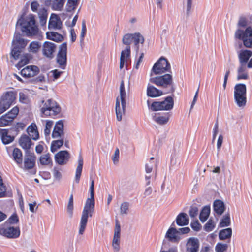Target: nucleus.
<instances>
[{
    "label": "nucleus",
    "mask_w": 252,
    "mask_h": 252,
    "mask_svg": "<svg viewBox=\"0 0 252 252\" xmlns=\"http://www.w3.org/2000/svg\"><path fill=\"white\" fill-rule=\"evenodd\" d=\"M46 35L48 39L56 42H60L63 39V36L61 34L56 32H47Z\"/></svg>",
    "instance_id": "nucleus-38"
},
{
    "label": "nucleus",
    "mask_w": 252,
    "mask_h": 252,
    "mask_svg": "<svg viewBox=\"0 0 252 252\" xmlns=\"http://www.w3.org/2000/svg\"><path fill=\"white\" fill-rule=\"evenodd\" d=\"M87 32V29L86 27V24L85 22H83L82 23V29L80 34V41L82 42L84 40V38Z\"/></svg>",
    "instance_id": "nucleus-60"
},
{
    "label": "nucleus",
    "mask_w": 252,
    "mask_h": 252,
    "mask_svg": "<svg viewBox=\"0 0 252 252\" xmlns=\"http://www.w3.org/2000/svg\"><path fill=\"white\" fill-rule=\"evenodd\" d=\"M246 86L244 84H237L234 88V99L237 106L243 108L247 103Z\"/></svg>",
    "instance_id": "nucleus-4"
},
{
    "label": "nucleus",
    "mask_w": 252,
    "mask_h": 252,
    "mask_svg": "<svg viewBox=\"0 0 252 252\" xmlns=\"http://www.w3.org/2000/svg\"><path fill=\"white\" fill-rule=\"evenodd\" d=\"M120 236H113L112 241V247L115 252H118L120 250Z\"/></svg>",
    "instance_id": "nucleus-50"
},
{
    "label": "nucleus",
    "mask_w": 252,
    "mask_h": 252,
    "mask_svg": "<svg viewBox=\"0 0 252 252\" xmlns=\"http://www.w3.org/2000/svg\"><path fill=\"white\" fill-rule=\"evenodd\" d=\"M130 55H127L125 51H122L120 57V68L122 69L124 66L125 62L129 58Z\"/></svg>",
    "instance_id": "nucleus-47"
},
{
    "label": "nucleus",
    "mask_w": 252,
    "mask_h": 252,
    "mask_svg": "<svg viewBox=\"0 0 252 252\" xmlns=\"http://www.w3.org/2000/svg\"><path fill=\"white\" fill-rule=\"evenodd\" d=\"M19 221V217L16 213L12 214L4 223H7L9 225H13L18 223Z\"/></svg>",
    "instance_id": "nucleus-45"
},
{
    "label": "nucleus",
    "mask_w": 252,
    "mask_h": 252,
    "mask_svg": "<svg viewBox=\"0 0 252 252\" xmlns=\"http://www.w3.org/2000/svg\"><path fill=\"white\" fill-rule=\"evenodd\" d=\"M199 242L198 239L191 237L188 239L186 245V252H198Z\"/></svg>",
    "instance_id": "nucleus-18"
},
{
    "label": "nucleus",
    "mask_w": 252,
    "mask_h": 252,
    "mask_svg": "<svg viewBox=\"0 0 252 252\" xmlns=\"http://www.w3.org/2000/svg\"><path fill=\"white\" fill-rule=\"evenodd\" d=\"M40 108L41 114L45 116H56L61 111L60 105L51 99L42 100Z\"/></svg>",
    "instance_id": "nucleus-3"
},
{
    "label": "nucleus",
    "mask_w": 252,
    "mask_h": 252,
    "mask_svg": "<svg viewBox=\"0 0 252 252\" xmlns=\"http://www.w3.org/2000/svg\"><path fill=\"white\" fill-rule=\"evenodd\" d=\"M12 117L6 116V114L0 117V126L4 127L9 126L13 121Z\"/></svg>",
    "instance_id": "nucleus-43"
},
{
    "label": "nucleus",
    "mask_w": 252,
    "mask_h": 252,
    "mask_svg": "<svg viewBox=\"0 0 252 252\" xmlns=\"http://www.w3.org/2000/svg\"><path fill=\"white\" fill-rule=\"evenodd\" d=\"M56 62L58 67L62 69H65L67 65V44H62L56 57Z\"/></svg>",
    "instance_id": "nucleus-12"
},
{
    "label": "nucleus",
    "mask_w": 252,
    "mask_h": 252,
    "mask_svg": "<svg viewBox=\"0 0 252 252\" xmlns=\"http://www.w3.org/2000/svg\"><path fill=\"white\" fill-rule=\"evenodd\" d=\"M54 122L51 120H46L45 123V126L44 130V133L45 137L47 138L49 136L51 128L53 126Z\"/></svg>",
    "instance_id": "nucleus-44"
},
{
    "label": "nucleus",
    "mask_w": 252,
    "mask_h": 252,
    "mask_svg": "<svg viewBox=\"0 0 252 252\" xmlns=\"http://www.w3.org/2000/svg\"><path fill=\"white\" fill-rule=\"evenodd\" d=\"M252 56V52L248 50H241L239 55L240 64L247 65L249 58Z\"/></svg>",
    "instance_id": "nucleus-27"
},
{
    "label": "nucleus",
    "mask_w": 252,
    "mask_h": 252,
    "mask_svg": "<svg viewBox=\"0 0 252 252\" xmlns=\"http://www.w3.org/2000/svg\"><path fill=\"white\" fill-rule=\"evenodd\" d=\"M149 107L153 111H169L173 109L174 100L172 96H167L162 101H154L149 106V101H147Z\"/></svg>",
    "instance_id": "nucleus-8"
},
{
    "label": "nucleus",
    "mask_w": 252,
    "mask_h": 252,
    "mask_svg": "<svg viewBox=\"0 0 252 252\" xmlns=\"http://www.w3.org/2000/svg\"><path fill=\"white\" fill-rule=\"evenodd\" d=\"M12 158L18 165L21 164L23 161V154L21 150L18 148L13 149L12 153Z\"/></svg>",
    "instance_id": "nucleus-32"
},
{
    "label": "nucleus",
    "mask_w": 252,
    "mask_h": 252,
    "mask_svg": "<svg viewBox=\"0 0 252 252\" xmlns=\"http://www.w3.org/2000/svg\"><path fill=\"white\" fill-rule=\"evenodd\" d=\"M69 158V153L67 151H61L55 156V160L60 165L65 164Z\"/></svg>",
    "instance_id": "nucleus-20"
},
{
    "label": "nucleus",
    "mask_w": 252,
    "mask_h": 252,
    "mask_svg": "<svg viewBox=\"0 0 252 252\" xmlns=\"http://www.w3.org/2000/svg\"><path fill=\"white\" fill-rule=\"evenodd\" d=\"M62 22L60 18L55 14H52L49 20L48 27L50 29L60 30L62 28Z\"/></svg>",
    "instance_id": "nucleus-21"
},
{
    "label": "nucleus",
    "mask_w": 252,
    "mask_h": 252,
    "mask_svg": "<svg viewBox=\"0 0 252 252\" xmlns=\"http://www.w3.org/2000/svg\"><path fill=\"white\" fill-rule=\"evenodd\" d=\"M147 94L148 96L156 97L161 96L165 94L163 91L160 90L153 86L149 85L147 89Z\"/></svg>",
    "instance_id": "nucleus-28"
},
{
    "label": "nucleus",
    "mask_w": 252,
    "mask_h": 252,
    "mask_svg": "<svg viewBox=\"0 0 252 252\" xmlns=\"http://www.w3.org/2000/svg\"><path fill=\"white\" fill-rule=\"evenodd\" d=\"M27 131L29 136L34 140H36L39 138V133L37 130L36 125L32 123L28 126Z\"/></svg>",
    "instance_id": "nucleus-31"
},
{
    "label": "nucleus",
    "mask_w": 252,
    "mask_h": 252,
    "mask_svg": "<svg viewBox=\"0 0 252 252\" xmlns=\"http://www.w3.org/2000/svg\"><path fill=\"white\" fill-rule=\"evenodd\" d=\"M215 223L212 219H209L204 226V230L206 232L212 231L215 227Z\"/></svg>",
    "instance_id": "nucleus-48"
},
{
    "label": "nucleus",
    "mask_w": 252,
    "mask_h": 252,
    "mask_svg": "<svg viewBox=\"0 0 252 252\" xmlns=\"http://www.w3.org/2000/svg\"><path fill=\"white\" fill-rule=\"evenodd\" d=\"M133 33H126L125 34L122 39L123 43L126 45V49L122 51L126 52L127 55H130V44L132 42Z\"/></svg>",
    "instance_id": "nucleus-26"
},
{
    "label": "nucleus",
    "mask_w": 252,
    "mask_h": 252,
    "mask_svg": "<svg viewBox=\"0 0 252 252\" xmlns=\"http://www.w3.org/2000/svg\"><path fill=\"white\" fill-rule=\"evenodd\" d=\"M129 203L127 202H123L120 206V213L121 215H127L128 213Z\"/></svg>",
    "instance_id": "nucleus-52"
},
{
    "label": "nucleus",
    "mask_w": 252,
    "mask_h": 252,
    "mask_svg": "<svg viewBox=\"0 0 252 252\" xmlns=\"http://www.w3.org/2000/svg\"><path fill=\"white\" fill-rule=\"evenodd\" d=\"M19 113V108L18 107L15 106L9 112L6 114V116L12 117V120L13 121L14 119L16 117Z\"/></svg>",
    "instance_id": "nucleus-56"
},
{
    "label": "nucleus",
    "mask_w": 252,
    "mask_h": 252,
    "mask_svg": "<svg viewBox=\"0 0 252 252\" xmlns=\"http://www.w3.org/2000/svg\"><path fill=\"white\" fill-rule=\"evenodd\" d=\"M228 245L227 244L218 243L215 246V251L216 252H224L226 251Z\"/></svg>",
    "instance_id": "nucleus-54"
},
{
    "label": "nucleus",
    "mask_w": 252,
    "mask_h": 252,
    "mask_svg": "<svg viewBox=\"0 0 252 252\" xmlns=\"http://www.w3.org/2000/svg\"><path fill=\"white\" fill-rule=\"evenodd\" d=\"M120 97L121 102L120 105L119 98L118 97L116 99L115 110L117 116V119L118 121L122 120V115L125 113L126 105V93L125 89L124 81H121L120 86Z\"/></svg>",
    "instance_id": "nucleus-6"
},
{
    "label": "nucleus",
    "mask_w": 252,
    "mask_h": 252,
    "mask_svg": "<svg viewBox=\"0 0 252 252\" xmlns=\"http://www.w3.org/2000/svg\"><path fill=\"white\" fill-rule=\"evenodd\" d=\"M83 165V158L81 155L79 156L78 161V166L77 167L76 172H75V180L77 183H78L80 181V177L82 173V168Z\"/></svg>",
    "instance_id": "nucleus-34"
},
{
    "label": "nucleus",
    "mask_w": 252,
    "mask_h": 252,
    "mask_svg": "<svg viewBox=\"0 0 252 252\" xmlns=\"http://www.w3.org/2000/svg\"><path fill=\"white\" fill-rule=\"evenodd\" d=\"M18 134L17 127H12L10 129H0V135L2 143L6 145L12 142L14 137Z\"/></svg>",
    "instance_id": "nucleus-13"
},
{
    "label": "nucleus",
    "mask_w": 252,
    "mask_h": 252,
    "mask_svg": "<svg viewBox=\"0 0 252 252\" xmlns=\"http://www.w3.org/2000/svg\"><path fill=\"white\" fill-rule=\"evenodd\" d=\"M176 222L178 225L180 226L188 225L189 222V219L187 214L185 213H180L177 216Z\"/></svg>",
    "instance_id": "nucleus-30"
},
{
    "label": "nucleus",
    "mask_w": 252,
    "mask_h": 252,
    "mask_svg": "<svg viewBox=\"0 0 252 252\" xmlns=\"http://www.w3.org/2000/svg\"><path fill=\"white\" fill-rule=\"evenodd\" d=\"M213 209L216 213L221 215L224 211V204L222 201L216 200L214 202Z\"/></svg>",
    "instance_id": "nucleus-33"
},
{
    "label": "nucleus",
    "mask_w": 252,
    "mask_h": 252,
    "mask_svg": "<svg viewBox=\"0 0 252 252\" xmlns=\"http://www.w3.org/2000/svg\"><path fill=\"white\" fill-rule=\"evenodd\" d=\"M79 0H68L65 6V10L68 12H73L77 8Z\"/></svg>",
    "instance_id": "nucleus-35"
},
{
    "label": "nucleus",
    "mask_w": 252,
    "mask_h": 252,
    "mask_svg": "<svg viewBox=\"0 0 252 252\" xmlns=\"http://www.w3.org/2000/svg\"><path fill=\"white\" fill-rule=\"evenodd\" d=\"M73 195L71 194L67 206V212L70 218L73 216Z\"/></svg>",
    "instance_id": "nucleus-46"
},
{
    "label": "nucleus",
    "mask_w": 252,
    "mask_h": 252,
    "mask_svg": "<svg viewBox=\"0 0 252 252\" xmlns=\"http://www.w3.org/2000/svg\"><path fill=\"white\" fill-rule=\"evenodd\" d=\"M16 93L13 91L5 92L0 100V115L7 110L15 102Z\"/></svg>",
    "instance_id": "nucleus-10"
},
{
    "label": "nucleus",
    "mask_w": 252,
    "mask_h": 252,
    "mask_svg": "<svg viewBox=\"0 0 252 252\" xmlns=\"http://www.w3.org/2000/svg\"><path fill=\"white\" fill-rule=\"evenodd\" d=\"M236 38L242 40L245 47L252 48V28H246L245 31L238 29L235 33Z\"/></svg>",
    "instance_id": "nucleus-9"
},
{
    "label": "nucleus",
    "mask_w": 252,
    "mask_h": 252,
    "mask_svg": "<svg viewBox=\"0 0 252 252\" xmlns=\"http://www.w3.org/2000/svg\"><path fill=\"white\" fill-rule=\"evenodd\" d=\"M247 65L243 64H240L237 70V80L247 79L249 78L247 70Z\"/></svg>",
    "instance_id": "nucleus-29"
},
{
    "label": "nucleus",
    "mask_w": 252,
    "mask_h": 252,
    "mask_svg": "<svg viewBox=\"0 0 252 252\" xmlns=\"http://www.w3.org/2000/svg\"><path fill=\"white\" fill-rule=\"evenodd\" d=\"M190 226L192 229L196 231H198L201 227V225L198 220L192 221L191 222Z\"/></svg>",
    "instance_id": "nucleus-64"
},
{
    "label": "nucleus",
    "mask_w": 252,
    "mask_h": 252,
    "mask_svg": "<svg viewBox=\"0 0 252 252\" xmlns=\"http://www.w3.org/2000/svg\"><path fill=\"white\" fill-rule=\"evenodd\" d=\"M6 189L4 185L1 177L0 176V198L5 196Z\"/></svg>",
    "instance_id": "nucleus-57"
},
{
    "label": "nucleus",
    "mask_w": 252,
    "mask_h": 252,
    "mask_svg": "<svg viewBox=\"0 0 252 252\" xmlns=\"http://www.w3.org/2000/svg\"><path fill=\"white\" fill-rule=\"evenodd\" d=\"M21 231L19 226L9 225L7 223L0 224V235L8 239H16L19 237Z\"/></svg>",
    "instance_id": "nucleus-7"
},
{
    "label": "nucleus",
    "mask_w": 252,
    "mask_h": 252,
    "mask_svg": "<svg viewBox=\"0 0 252 252\" xmlns=\"http://www.w3.org/2000/svg\"><path fill=\"white\" fill-rule=\"evenodd\" d=\"M28 41L24 39L22 35L16 33L12 41L13 48L11 51V56L15 60L19 59Z\"/></svg>",
    "instance_id": "nucleus-5"
},
{
    "label": "nucleus",
    "mask_w": 252,
    "mask_h": 252,
    "mask_svg": "<svg viewBox=\"0 0 252 252\" xmlns=\"http://www.w3.org/2000/svg\"><path fill=\"white\" fill-rule=\"evenodd\" d=\"M174 223H173L171 227L168 229L165 234V238L170 242L178 243L181 238L179 235V231L174 228Z\"/></svg>",
    "instance_id": "nucleus-15"
},
{
    "label": "nucleus",
    "mask_w": 252,
    "mask_h": 252,
    "mask_svg": "<svg viewBox=\"0 0 252 252\" xmlns=\"http://www.w3.org/2000/svg\"><path fill=\"white\" fill-rule=\"evenodd\" d=\"M210 213V206H206L203 208L199 215V219L202 222H204L207 220L209 216Z\"/></svg>",
    "instance_id": "nucleus-37"
},
{
    "label": "nucleus",
    "mask_w": 252,
    "mask_h": 252,
    "mask_svg": "<svg viewBox=\"0 0 252 252\" xmlns=\"http://www.w3.org/2000/svg\"><path fill=\"white\" fill-rule=\"evenodd\" d=\"M91 180V185L89 189V191L90 193V197L89 198L94 199V180L92 179L91 178H90Z\"/></svg>",
    "instance_id": "nucleus-62"
},
{
    "label": "nucleus",
    "mask_w": 252,
    "mask_h": 252,
    "mask_svg": "<svg viewBox=\"0 0 252 252\" xmlns=\"http://www.w3.org/2000/svg\"><path fill=\"white\" fill-rule=\"evenodd\" d=\"M55 45L50 42H45L43 46V53L44 56L48 58H52L53 53L55 51Z\"/></svg>",
    "instance_id": "nucleus-23"
},
{
    "label": "nucleus",
    "mask_w": 252,
    "mask_h": 252,
    "mask_svg": "<svg viewBox=\"0 0 252 252\" xmlns=\"http://www.w3.org/2000/svg\"><path fill=\"white\" fill-rule=\"evenodd\" d=\"M63 127V122L62 120L57 122L52 132V137L55 139L63 138L64 135Z\"/></svg>",
    "instance_id": "nucleus-17"
},
{
    "label": "nucleus",
    "mask_w": 252,
    "mask_h": 252,
    "mask_svg": "<svg viewBox=\"0 0 252 252\" xmlns=\"http://www.w3.org/2000/svg\"><path fill=\"white\" fill-rule=\"evenodd\" d=\"M230 224V218L229 214L225 215L220 223L221 227L228 226Z\"/></svg>",
    "instance_id": "nucleus-49"
},
{
    "label": "nucleus",
    "mask_w": 252,
    "mask_h": 252,
    "mask_svg": "<svg viewBox=\"0 0 252 252\" xmlns=\"http://www.w3.org/2000/svg\"><path fill=\"white\" fill-rule=\"evenodd\" d=\"M18 26L21 27L22 31L27 36L34 35L37 33L38 29L33 14H29L25 18L21 17L17 22L16 26Z\"/></svg>",
    "instance_id": "nucleus-1"
},
{
    "label": "nucleus",
    "mask_w": 252,
    "mask_h": 252,
    "mask_svg": "<svg viewBox=\"0 0 252 252\" xmlns=\"http://www.w3.org/2000/svg\"><path fill=\"white\" fill-rule=\"evenodd\" d=\"M39 69L34 65L28 66L22 69L20 72L21 75L25 78L33 77L38 73Z\"/></svg>",
    "instance_id": "nucleus-19"
},
{
    "label": "nucleus",
    "mask_w": 252,
    "mask_h": 252,
    "mask_svg": "<svg viewBox=\"0 0 252 252\" xmlns=\"http://www.w3.org/2000/svg\"><path fill=\"white\" fill-rule=\"evenodd\" d=\"M150 81L164 89L163 91L164 94L172 93L175 91L172 76L169 74L151 77Z\"/></svg>",
    "instance_id": "nucleus-2"
},
{
    "label": "nucleus",
    "mask_w": 252,
    "mask_h": 252,
    "mask_svg": "<svg viewBox=\"0 0 252 252\" xmlns=\"http://www.w3.org/2000/svg\"><path fill=\"white\" fill-rule=\"evenodd\" d=\"M192 5V0H187L186 14L187 16L190 15Z\"/></svg>",
    "instance_id": "nucleus-61"
},
{
    "label": "nucleus",
    "mask_w": 252,
    "mask_h": 252,
    "mask_svg": "<svg viewBox=\"0 0 252 252\" xmlns=\"http://www.w3.org/2000/svg\"><path fill=\"white\" fill-rule=\"evenodd\" d=\"M39 161L40 164L43 165H48L52 164V158L49 153L41 156Z\"/></svg>",
    "instance_id": "nucleus-40"
},
{
    "label": "nucleus",
    "mask_w": 252,
    "mask_h": 252,
    "mask_svg": "<svg viewBox=\"0 0 252 252\" xmlns=\"http://www.w3.org/2000/svg\"><path fill=\"white\" fill-rule=\"evenodd\" d=\"M19 101L21 103L23 104H28L29 101V97L26 93L24 92H20L19 93Z\"/></svg>",
    "instance_id": "nucleus-51"
},
{
    "label": "nucleus",
    "mask_w": 252,
    "mask_h": 252,
    "mask_svg": "<svg viewBox=\"0 0 252 252\" xmlns=\"http://www.w3.org/2000/svg\"><path fill=\"white\" fill-rule=\"evenodd\" d=\"M198 209L196 206H191L189 211V215L191 218L195 217L198 214Z\"/></svg>",
    "instance_id": "nucleus-59"
},
{
    "label": "nucleus",
    "mask_w": 252,
    "mask_h": 252,
    "mask_svg": "<svg viewBox=\"0 0 252 252\" xmlns=\"http://www.w3.org/2000/svg\"><path fill=\"white\" fill-rule=\"evenodd\" d=\"M19 145L23 149L26 150V152L30 149L32 143L30 138L24 134L22 135L19 140Z\"/></svg>",
    "instance_id": "nucleus-25"
},
{
    "label": "nucleus",
    "mask_w": 252,
    "mask_h": 252,
    "mask_svg": "<svg viewBox=\"0 0 252 252\" xmlns=\"http://www.w3.org/2000/svg\"><path fill=\"white\" fill-rule=\"evenodd\" d=\"M66 0H54L52 2V8L56 11H61Z\"/></svg>",
    "instance_id": "nucleus-42"
},
{
    "label": "nucleus",
    "mask_w": 252,
    "mask_h": 252,
    "mask_svg": "<svg viewBox=\"0 0 252 252\" xmlns=\"http://www.w3.org/2000/svg\"><path fill=\"white\" fill-rule=\"evenodd\" d=\"M30 56L28 54H26L21 56L20 60L16 65V67L18 69H20L24 65L28 64L29 62Z\"/></svg>",
    "instance_id": "nucleus-39"
},
{
    "label": "nucleus",
    "mask_w": 252,
    "mask_h": 252,
    "mask_svg": "<svg viewBox=\"0 0 252 252\" xmlns=\"http://www.w3.org/2000/svg\"><path fill=\"white\" fill-rule=\"evenodd\" d=\"M35 164V157L34 154L27 152L24 159V169L26 170L32 169Z\"/></svg>",
    "instance_id": "nucleus-16"
},
{
    "label": "nucleus",
    "mask_w": 252,
    "mask_h": 252,
    "mask_svg": "<svg viewBox=\"0 0 252 252\" xmlns=\"http://www.w3.org/2000/svg\"><path fill=\"white\" fill-rule=\"evenodd\" d=\"M170 69V64L167 59L164 57H161L153 65L151 76H152L153 73L157 75L168 72Z\"/></svg>",
    "instance_id": "nucleus-11"
},
{
    "label": "nucleus",
    "mask_w": 252,
    "mask_h": 252,
    "mask_svg": "<svg viewBox=\"0 0 252 252\" xmlns=\"http://www.w3.org/2000/svg\"><path fill=\"white\" fill-rule=\"evenodd\" d=\"M63 138L59 140L53 141L51 145V151L54 153L63 144Z\"/></svg>",
    "instance_id": "nucleus-41"
},
{
    "label": "nucleus",
    "mask_w": 252,
    "mask_h": 252,
    "mask_svg": "<svg viewBox=\"0 0 252 252\" xmlns=\"http://www.w3.org/2000/svg\"><path fill=\"white\" fill-rule=\"evenodd\" d=\"M170 115L169 113H166L163 115L154 113L152 114V119L154 121L159 125L166 124L169 121Z\"/></svg>",
    "instance_id": "nucleus-24"
},
{
    "label": "nucleus",
    "mask_w": 252,
    "mask_h": 252,
    "mask_svg": "<svg viewBox=\"0 0 252 252\" xmlns=\"http://www.w3.org/2000/svg\"><path fill=\"white\" fill-rule=\"evenodd\" d=\"M248 21L244 17H241L239 18L238 26L239 27H245L247 25Z\"/></svg>",
    "instance_id": "nucleus-63"
},
{
    "label": "nucleus",
    "mask_w": 252,
    "mask_h": 252,
    "mask_svg": "<svg viewBox=\"0 0 252 252\" xmlns=\"http://www.w3.org/2000/svg\"><path fill=\"white\" fill-rule=\"evenodd\" d=\"M40 47V45L38 42L32 41L30 44L29 50L30 52L36 53L38 51Z\"/></svg>",
    "instance_id": "nucleus-53"
},
{
    "label": "nucleus",
    "mask_w": 252,
    "mask_h": 252,
    "mask_svg": "<svg viewBox=\"0 0 252 252\" xmlns=\"http://www.w3.org/2000/svg\"><path fill=\"white\" fill-rule=\"evenodd\" d=\"M232 231L231 228L221 230L219 234V238L220 240L230 239L232 236Z\"/></svg>",
    "instance_id": "nucleus-36"
},
{
    "label": "nucleus",
    "mask_w": 252,
    "mask_h": 252,
    "mask_svg": "<svg viewBox=\"0 0 252 252\" xmlns=\"http://www.w3.org/2000/svg\"><path fill=\"white\" fill-rule=\"evenodd\" d=\"M145 39L144 37L139 32H135L133 33L132 42H133V47L137 54L140 46H142Z\"/></svg>",
    "instance_id": "nucleus-22"
},
{
    "label": "nucleus",
    "mask_w": 252,
    "mask_h": 252,
    "mask_svg": "<svg viewBox=\"0 0 252 252\" xmlns=\"http://www.w3.org/2000/svg\"><path fill=\"white\" fill-rule=\"evenodd\" d=\"M94 199L88 198L84 207L81 218L87 219L89 217H91L94 210Z\"/></svg>",
    "instance_id": "nucleus-14"
},
{
    "label": "nucleus",
    "mask_w": 252,
    "mask_h": 252,
    "mask_svg": "<svg viewBox=\"0 0 252 252\" xmlns=\"http://www.w3.org/2000/svg\"><path fill=\"white\" fill-rule=\"evenodd\" d=\"M87 219H83L82 218H81L79 230V234L82 235L84 233L87 225Z\"/></svg>",
    "instance_id": "nucleus-55"
},
{
    "label": "nucleus",
    "mask_w": 252,
    "mask_h": 252,
    "mask_svg": "<svg viewBox=\"0 0 252 252\" xmlns=\"http://www.w3.org/2000/svg\"><path fill=\"white\" fill-rule=\"evenodd\" d=\"M60 170L61 169L57 167H55L53 169L54 177L58 180H60L62 178V174Z\"/></svg>",
    "instance_id": "nucleus-58"
}]
</instances>
